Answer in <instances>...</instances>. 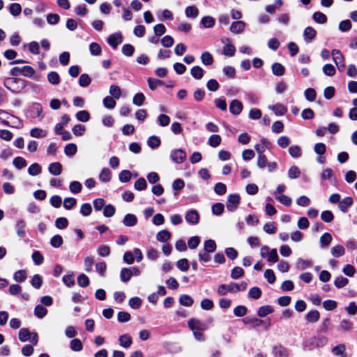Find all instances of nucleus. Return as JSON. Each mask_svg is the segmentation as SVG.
Here are the masks:
<instances>
[{
	"label": "nucleus",
	"instance_id": "09e8293b",
	"mask_svg": "<svg viewBox=\"0 0 357 357\" xmlns=\"http://www.w3.org/2000/svg\"><path fill=\"white\" fill-rule=\"evenodd\" d=\"M273 312V309L270 305H265L261 307L258 310V315L260 317H264L267 314H271Z\"/></svg>",
	"mask_w": 357,
	"mask_h": 357
},
{
	"label": "nucleus",
	"instance_id": "aec40b11",
	"mask_svg": "<svg viewBox=\"0 0 357 357\" xmlns=\"http://www.w3.org/2000/svg\"><path fill=\"white\" fill-rule=\"evenodd\" d=\"M353 204V199L350 197H347L339 203V207L342 212H347L348 207Z\"/></svg>",
	"mask_w": 357,
	"mask_h": 357
},
{
	"label": "nucleus",
	"instance_id": "473e14b6",
	"mask_svg": "<svg viewBox=\"0 0 357 357\" xmlns=\"http://www.w3.org/2000/svg\"><path fill=\"white\" fill-rule=\"evenodd\" d=\"M179 302L182 305L189 307L193 304L194 301L190 296L183 294L179 298Z\"/></svg>",
	"mask_w": 357,
	"mask_h": 357
},
{
	"label": "nucleus",
	"instance_id": "72a5a7b5",
	"mask_svg": "<svg viewBox=\"0 0 357 357\" xmlns=\"http://www.w3.org/2000/svg\"><path fill=\"white\" fill-rule=\"evenodd\" d=\"M201 23L205 28H211L215 25V19L211 16H205L201 20Z\"/></svg>",
	"mask_w": 357,
	"mask_h": 357
},
{
	"label": "nucleus",
	"instance_id": "e433bc0d",
	"mask_svg": "<svg viewBox=\"0 0 357 357\" xmlns=\"http://www.w3.org/2000/svg\"><path fill=\"white\" fill-rule=\"evenodd\" d=\"M27 275L24 270H20L14 273L13 278L16 282H22L26 279Z\"/></svg>",
	"mask_w": 357,
	"mask_h": 357
},
{
	"label": "nucleus",
	"instance_id": "338daca9",
	"mask_svg": "<svg viewBox=\"0 0 357 357\" xmlns=\"http://www.w3.org/2000/svg\"><path fill=\"white\" fill-rule=\"evenodd\" d=\"M333 218L334 215L330 211H324L321 214V219L325 222H331Z\"/></svg>",
	"mask_w": 357,
	"mask_h": 357
},
{
	"label": "nucleus",
	"instance_id": "680f3d73",
	"mask_svg": "<svg viewBox=\"0 0 357 357\" xmlns=\"http://www.w3.org/2000/svg\"><path fill=\"white\" fill-rule=\"evenodd\" d=\"M349 282V280L347 278H344L342 276L337 277L335 281L334 284L337 288H342L345 287Z\"/></svg>",
	"mask_w": 357,
	"mask_h": 357
},
{
	"label": "nucleus",
	"instance_id": "6e6d98bb",
	"mask_svg": "<svg viewBox=\"0 0 357 357\" xmlns=\"http://www.w3.org/2000/svg\"><path fill=\"white\" fill-rule=\"evenodd\" d=\"M132 176V174L128 170H123L120 172L119 177V180L122 183L128 182L130 181Z\"/></svg>",
	"mask_w": 357,
	"mask_h": 357
},
{
	"label": "nucleus",
	"instance_id": "5fc2aeb1",
	"mask_svg": "<svg viewBox=\"0 0 357 357\" xmlns=\"http://www.w3.org/2000/svg\"><path fill=\"white\" fill-rule=\"evenodd\" d=\"M304 95L305 98L310 102L314 101L317 96L316 91L312 88L307 89L304 92Z\"/></svg>",
	"mask_w": 357,
	"mask_h": 357
},
{
	"label": "nucleus",
	"instance_id": "69168bd1",
	"mask_svg": "<svg viewBox=\"0 0 357 357\" xmlns=\"http://www.w3.org/2000/svg\"><path fill=\"white\" fill-rule=\"evenodd\" d=\"M103 105L107 109H113L116 106V101L114 100V98L107 96L103 99Z\"/></svg>",
	"mask_w": 357,
	"mask_h": 357
},
{
	"label": "nucleus",
	"instance_id": "7ed1b4c3",
	"mask_svg": "<svg viewBox=\"0 0 357 357\" xmlns=\"http://www.w3.org/2000/svg\"><path fill=\"white\" fill-rule=\"evenodd\" d=\"M19 80L14 77H8L4 80V86L12 92L17 93L20 91V87L17 85Z\"/></svg>",
	"mask_w": 357,
	"mask_h": 357
},
{
	"label": "nucleus",
	"instance_id": "f257e3e1",
	"mask_svg": "<svg viewBox=\"0 0 357 357\" xmlns=\"http://www.w3.org/2000/svg\"><path fill=\"white\" fill-rule=\"evenodd\" d=\"M247 288V283L242 282L240 284H236L234 282H231L228 285L221 284L218 288V294L220 296H224L227 294V292H237L239 291H244Z\"/></svg>",
	"mask_w": 357,
	"mask_h": 357
},
{
	"label": "nucleus",
	"instance_id": "13d9d810",
	"mask_svg": "<svg viewBox=\"0 0 357 357\" xmlns=\"http://www.w3.org/2000/svg\"><path fill=\"white\" fill-rule=\"evenodd\" d=\"M221 142V137L218 135H213L208 139V144L212 147H217Z\"/></svg>",
	"mask_w": 357,
	"mask_h": 357
},
{
	"label": "nucleus",
	"instance_id": "2f4dec72",
	"mask_svg": "<svg viewBox=\"0 0 357 357\" xmlns=\"http://www.w3.org/2000/svg\"><path fill=\"white\" fill-rule=\"evenodd\" d=\"M47 80L52 84L56 85L60 82V77L56 72L52 71L47 74Z\"/></svg>",
	"mask_w": 357,
	"mask_h": 357
},
{
	"label": "nucleus",
	"instance_id": "bf43d9fd",
	"mask_svg": "<svg viewBox=\"0 0 357 357\" xmlns=\"http://www.w3.org/2000/svg\"><path fill=\"white\" fill-rule=\"evenodd\" d=\"M82 188V184L79 181H73L69 185L70 191L74 194L80 192Z\"/></svg>",
	"mask_w": 357,
	"mask_h": 357
},
{
	"label": "nucleus",
	"instance_id": "7c9ffc66",
	"mask_svg": "<svg viewBox=\"0 0 357 357\" xmlns=\"http://www.w3.org/2000/svg\"><path fill=\"white\" fill-rule=\"evenodd\" d=\"M9 11L13 16L17 17L22 12V6L18 3H13L9 7Z\"/></svg>",
	"mask_w": 357,
	"mask_h": 357
},
{
	"label": "nucleus",
	"instance_id": "a19ab883",
	"mask_svg": "<svg viewBox=\"0 0 357 357\" xmlns=\"http://www.w3.org/2000/svg\"><path fill=\"white\" fill-rule=\"evenodd\" d=\"M333 176L334 172L333 169L328 167L324 169L321 173V179L322 181L330 180Z\"/></svg>",
	"mask_w": 357,
	"mask_h": 357
},
{
	"label": "nucleus",
	"instance_id": "79ce46f5",
	"mask_svg": "<svg viewBox=\"0 0 357 357\" xmlns=\"http://www.w3.org/2000/svg\"><path fill=\"white\" fill-rule=\"evenodd\" d=\"M47 310L40 305H36L34 309V314L40 319L43 318L47 314Z\"/></svg>",
	"mask_w": 357,
	"mask_h": 357
},
{
	"label": "nucleus",
	"instance_id": "c03bdc74",
	"mask_svg": "<svg viewBox=\"0 0 357 357\" xmlns=\"http://www.w3.org/2000/svg\"><path fill=\"white\" fill-rule=\"evenodd\" d=\"M13 165L18 169H21L26 167V161L22 157H16L13 161Z\"/></svg>",
	"mask_w": 357,
	"mask_h": 357
},
{
	"label": "nucleus",
	"instance_id": "de8ad7c7",
	"mask_svg": "<svg viewBox=\"0 0 357 357\" xmlns=\"http://www.w3.org/2000/svg\"><path fill=\"white\" fill-rule=\"evenodd\" d=\"M160 139L156 136H151L148 139L147 144L151 149H155L160 145Z\"/></svg>",
	"mask_w": 357,
	"mask_h": 357
},
{
	"label": "nucleus",
	"instance_id": "f03ea898",
	"mask_svg": "<svg viewBox=\"0 0 357 357\" xmlns=\"http://www.w3.org/2000/svg\"><path fill=\"white\" fill-rule=\"evenodd\" d=\"M240 202V197L237 194H231L227 197V208L229 211H234L236 209Z\"/></svg>",
	"mask_w": 357,
	"mask_h": 357
},
{
	"label": "nucleus",
	"instance_id": "2eb2a0df",
	"mask_svg": "<svg viewBox=\"0 0 357 357\" xmlns=\"http://www.w3.org/2000/svg\"><path fill=\"white\" fill-rule=\"evenodd\" d=\"M316 34L317 31L314 28L311 26L306 27L303 32L305 40L307 43L311 42L316 37Z\"/></svg>",
	"mask_w": 357,
	"mask_h": 357
},
{
	"label": "nucleus",
	"instance_id": "9b49d317",
	"mask_svg": "<svg viewBox=\"0 0 357 357\" xmlns=\"http://www.w3.org/2000/svg\"><path fill=\"white\" fill-rule=\"evenodd\" d=\"M331 241H332L331 234L328 232H325L324 234H323L321 236V237L319 238L321 248L325 249V248H328L329 246V245L331 244Z\"/></svg>",
	"mask_w": 357,
	"mask_h": 357
},
{
	"label": "nucleus",
	"instance_id": "5701e85b",
	"mask_svg": "<svg viewBox=\"0 0 357 357\" xmlns=\"http://www.w3.org/2000/svg\"><path fill=\"white\" fill-rule=\"evenodd\" d=\"M171 238V234L166 229H163L158 232L156 239L160 242H167Z\"/></svg>",
	"mask_w": 357,
	"mask_h": 357
},
{
	"label": "nucleus",
	"instance_id": "37998d69",
	"mask_svg": "<svg viewBox=\"0 0 357 357\" xmlns=\"http://www.w3.org/2000/svg\"><path fill=\"white\" fill-rule=\"evenodd\" d=\"M28 173L31 176H36L41 173V167L38 163H33L28 168Z\"/></svg>",
	"mask_w": 357,
	"mask_h": 357
},
{
	"label": "nucleus",
	"instance_id": "bb28decb",
	"mask_svg": "<svg viewBox=\"0 0 357 357\" xmlns=\"http://www.w3.org/2000/svg\"><path fill=\"white\" fill-rule=\"evenodd\" d=\"M271 68L273 73L276 76H281L284 73V67L279 63H274Z\"/></svg>",
	"mask_w": 357,
	"mask_h": 357
},
{
	"label": "nucleus",
	"instance_id": "4be33fe9",
	"mask_svg": "<svg viewBox=\"0 0 357 357\" xmlns=\"http://www.w3.org/2000/svg\"><path fill=\"white\" fill-rule=\"evenodd\" d=\"M47 132L38 128H34L30 130V135L34 138H42L46 137Z\"/></svg>",
	"mask_w": 357,
	"mask_h": 357
},
{
	"label": "nucleus",
	"instance_id": "20e7f679",
	"mask_svg": "<svg viewBox=\"0 0 357 357\" xmlns=\"http://www.w3.org/2000/svg\"><path fill=\"white\" fill-rule=\"evenodd\" d=\"M172 160L177 164L183 163L186 159V153L182 149H176L171 153Z\"/></svg>",
	"mask_w": 357,
	"mask_h": 357
},
{
	"label": "nucleus",
	"instance_id": "4d7b16f0",
	"mask_svg": "<svg viewBox=\"0 0 357 357\" xmlns=\"http://www.w3.org/2000/svg\"><path fill=\"white\" fill-rule=\"evenodd\" d=\"M190 73L195 79H199L203 77V69L200 66H194Z\"/></svg>",
	"mask_w": 357,
	"mask_h": 357
},
{
	"label": "nucleus",
	"instance_id": "9d476101",
	"mask_svg": "<svg viewBox=\"0 0 357 357\" xmlns=\"http://www.w3.org/2000/svg\"><path fill=\"white\" fill-rule=\"evenodd\" d=\"M15 230L17 235L20 238H23L26 235V222L23 220H18L15 224Z\"/></svg>",
	"mask_w": 357,
	"mask_h": 357
},
{
	"label": "nucleus",
	"instance_id": "412c9836",
	"mask_svg": "<svg viewBox=\"0 0 357 357\" xmlns=\"http://www.w3.org/2000/svg\"><path fill=\"white\" fill-rule=\"evenodd\" d=\"M344 248L341 245H337L331 248V253L334 257H339L344 255Z\"/></svg>",
	"mask_w": 357,
	"mask_h": 357
},
{
	"label": "nucleus",
	"instance_id": "49530a36",
	"mask_svg": "<svg viewBox=\"0 0 357 357\" xmlns=\"http://www.w3.org/2000/svg\"><path fill=\"white\" fill-rule=\"evenodd\" d=\"M76 118L79 121L86 122L90 119V114L87 111L82 110L76 114Z\"/></svg>",
	"mask_w": 357,
	"mask_h": 357
},
{
	"label": "nucleus",
	"instance_id": "603ef678",
	"mask_svg": "<svg viewBox=\"0 0 357 357\" xmlns=\"http://www.w3.org/2000/svg\"><path fill=\"white\" fill-rule=\"evenodd\" d=\"M216 249V243L213 240L209 239L204 242V250L213 252Z\"/></svg>",
	"mask_w": 357,
	"mask_h": 357
},
{
	"label": "nucleus",
	"instance_id": "a211bd4d",
	"mask_svg": "<svg viewBox=\"0 0 357 357\" xmlns=\"http://www.w3.org/2000/svg\"><path fill=\"white\" fill-rule=\"evenodd\" d=\"M188 326L192 331H202L204 329V326L201 321L196 319H191L188 321Z\"/></svg>",
	"mask_w": 357,
	"mask_h": 357
},
{
	"label": "nucleus",
	"instance_id": "4468645a",
	"mask_svg": "<svg viewBox=\"0 0 357 357\" xmlns=\"http://www.w3.org/2000/svg\"><path fill=\"white\" fill-rule=\"evenodd\" d=\"M295 266L298 270L303 271L311 267L312 266V261L311 260H305L302 258H298Z\"/></svg>",
	"mask_w": 357,
	"mask_h": 357
},
{
	"label": "nucleus",
	"instance_id": "c85d7f7f",
	"mask_svg": "<svg viewBox=\"0 0 357 357\" xmlns=\"http://www.w3.org/2000/svg\"><path fill=\"white\" fill-rule=\"evenodd\" d=\"M77 151V148L75 144H68L64 148V153L67 156H73L75 155Z\"/></svg>",
	"mask_w": 357,
	"mask_h": 357
},
{
	"label": "nucleus",
	"instance_id": "0eeeda50",
	"mask_svg": "<svg viewBox=\"0 0 357 357\" xmlns=\"http://www.w3.org/2000/svg\"><path fill=\"white\" fill-rule=\"evenodd\" d=\"M185 218L189 224L197 225L199 220V215L196 210L192 209L187 212Z\"/></svg>",
	"mask_w": 357,
	"mask_h": 357
},
{
	"label": "nucleus",
	"instance_id": "f3484780",
	"mask_svg": "<svg viewBox=\"0 0 357 357\" xmlns=\"http://www.w3.org/2000/svg\"><path fill=\"white\" fill-rule=\"evenodd\" d=\"M137 222V217L131 213H128L125 215L123 220V224L126 227H133L135 226Z\"/></svg>",
	"mask_w": 357,
	"mask_h": 357
},
{
	"label": "nucleus",
	"instance_id": "423d86ee",
	"mask_svg": "<svg viewBox=\"0 0 357 357\" xmlns=\"http://www.w3.org/2000/svg\"><path fill=\"white\" fill-rule=\"evenodd\" d=\"M29 111L32 118H40V119H42L43 117L42 115L43 107L39 103H33Z\"/></svg>",
	"mask_w": 357,
	"mask_h": 357
},
{
	"label": "nucleus",
	"instance_id": "a878e982",
	"mask_svg": "<svg viewBox=\"0 0 357 357\" xmlns=\"http://www.w3.org/2000/svg\"><path fill=\"white\" fill-rule=\"evenodd\" d=\"M89 51L91 55L99 56L102 52V48L98 43L93 42L89 45Z\"/></svg>",
	"mask_w": 357,
	"mask_h": 357
},
{
	"label": "nucleus",
	"instance_id": "3c124183",
	"mask_svg": "<svg viewBox=\"0 0 357 357\" xmlns=\"http://www.w3.org/2000/svg\"><path fill=\"white\" fill-rule=\"evenodd\" d=\"M145 100V96L142 93H136L132 98V103L137 106L143 105Z\"/></svg>",
	"mask_w": 357,
	"mask_h": 357
},
{
	"label": "nucleus",
	"instance_id": "8fccbe9b",
	"mask_svg": "<svg viewBox=\"0 0 357 357\" xmlns=\"http://www.w3.org/2000/svg\"><path fill=\"white\" fill-rule=\"evenodd\" d=\"M313 20L319 24H324L327 21L326 16L321 12H315L313 14Z\"/></svg>",
	"mask_w": 357,
	"mask_h": 357
},
{
	"label": "nucleus",
	"instance_id": "774afa93",
	"mask_svg": "<svg viewBox=\"0 0 357 357\" xmlns=\"http://www.w3.org/2000/svg\"><path fill=\"white\" fill-rule=\"evenodd\" d=\"M77 283L82 287H86L89 284V279L85 274H80L77 278Z\"/></svg>",
	"mask_w": 357,
	"mask_h": 357
},
{
	"label": "nucleus",
	"instance_id": "c756f323",
	"mask_svg": "<svg viewBox=\"0 0 357 357\" xmlns=\"http://www.w3.org/2000/svg\"><path fill=\"white\" fill-rule=\"evenodd\" d=\"M31 335L32 333L29 332L26 328H22L19 332V339L21 342L29 341Z\"/></svg>",
	"mask_w": 357,
	"mask_h": 357
},
{
	"label": "nucleus",
	"instance_id": "e2e57ef3",
	"mask_svg": "<svg viewBox=\"0 0 357 357\" xmlns=\"http://www.w3.org/2000/svg\"><path fill=\"white\" fill-rule=\"evenodd\" d=\"M267 261L271 263H275L278 261L279 257L275 248L271 249L269 254L266 257Z\"/></svg>",
	"mask_w": 357,
	"mask_h": 357
},
{
	"label": "nucleus",
	"instance_id": "4c0bfd02",
	"mask_svg": "<svg viewBox=\"0 0 357 357\" xmlns=\"http://www.w3.org/2000/svg\"><path fill=\"white\" fill-rule=\"evenodd\" d=\"M236 48L234 45L231 43H227L223 47V54L227 56H232L234 55Z\"/></svg>",
	"mask_w": 357,
	"mask_h": 357
},
{
	"label": "nucleus",
	"instance_id": "39448f33",
	"mask_svg": "<svg viewBox=\"0 0 357 357\" xmlns=\"http://www.w3.org/2000/svg\"><path fill=\"white\" fill-rule=\"evenodd\" d=\"M331 55L333 56V61L337 66L338 68L340 70H342L344 68V59L341 52L339 50L335 49L331 52Z\"/></svg>",
	"mask_w": 357,
	"mask_h": 357
},
{
	"label": "nucleus",
	"instance_id": "ddd939ff",
	"mask_svg": "<svg viewBox=\"0 0 357 357\" xmlns=\"http://www.w3.org/2000/svg\"><path fill=\"white\" fill-rule=\"evenodd\" d=\"M245 26V24L243 21H236L231 24L230 31L235 34H238L243 32Z\"/></svg>",
	"mask_w": 357,
	"mask_h": 357
},
{
	"label": "nucleus",
	"instance_id": "c9c22d12",
	"mask_svg": "<svg viewBox=\"0 0 357 357\" xmlns=\"http://www.w3.org/2000/svg\"><path fill=\"white\" fill-rule=\"evenodd\" d=\"M109 93L112 96L111 97L119 99L121 95V90L119 86L112 84L109 87Z\"/></svg>",
	"mask_w": 357,
	"mask_h": 357
},
{
	"label": "nucleus",
	"instance_id": "a18cd8bd",
	"mask_svg": "<svg viewBox=\"0 0 357 357\" xmlns=\"http://www.w3.org/2000/svg\"><path fill=\"white\" fill-rule=\"evenodd\" d=\"M301 171L296 166H292L288 171V176L291 179H296L300 176Z\"/></svg>",
	"mask_w": 357,
	"mask_h": 357
},
{
	"label": "nucleus",
	"instance_id": "0e129e2a",
	"mask_svg": "<svg viewBox=\"0 0 357 357\" xmlns=\"http://www.w3.org/2000/svg\"><path fill=\"white\" fill-rule=\"evenodd\" d=\"M176 266L181 271H186L189 268L188 261L185 258L181 259L177 261Z\"/></svg>",
	"mask_w": 357,
	"mask_h": 357
},
{
	"label": "nucleus",
	"instance_id": "052dcab7",
	"mask_svg": "<svg viewBox=\"0 0 357 357\" xmlns=\"http://www.w3.org/2000/svg\"><path fill=\"white\" fill-rule=\"evenodd\" d=\"M35 73V70L29 66H24L21 68V75L30 77Z\"/></svg>",
	"mask_w": 357,
	"mask_h": 357
},
{
	"label": "nucleus",
	"instance_id": "864d4df0",
	"mask_svg": "<svg viewBox=\"0 0 357 357\" xmlns=\"http://www.w3.org/2000/svg\"><path fill=\"white\" fill-rule=\"evenodd\" d=\"M346 347L345 345L343 344H338L337 346L335 347L332 349V352L335 356H342V357H344V353H345Z\"/></svg>",
	"mask_w": 357,
	"mask_h": 357
},
{
	"label": "nucleus",
	"instance_id": "f704fd0d",
	"mask_svg": "<svg viewBox=\"0 0 357 357\" xmlns=\"http://www.w3.org/2000/svg\"><path fill=\"white\" fill-rule=\"evenodd\" d=\"M185 13L188 17H197L199 15L198 8L195 6H188L185 8Z\"/></svg>",
	"mask_w": 357,
	"mask_h": 357
},
{
	"label": "nucleus",
	"instance_id": "6ab92c4d",
	"mask_svg": "<svg viewBox=\"0 0 357 357\" xmlns=\"http://www.w3.org/2000/svg\"><path fill=\"white\" fill-rule=\"evenodd\" d=\"M112 178V172L108 168H103L100 174H99V179L102 182L107 183L109 182Z\"/></svg>",
	"mask_w": 357,
	"mask_h": 357
},
{
	"label": "nucleus",
	"instance_id": "b1692460",
	"mask_svg": "<svg viewBox=\"0 0 357 357\" xmlns=\"http://www.w3.org/2000/svg\"><path fill=\"white\" fill-rule=\"evenodd\" d=\"M320 314L317 310L310 311L307 313L305 318L310 323H315L319 319Z\"/></svg>",
	"mask_w": 357,
	"mask_h": 357
},
{
	"label": "nucleus",
	"instance_id": "dca6fc26",
	"mask_svg": "<svg viewBox=\"0 0 357 357\" xmlns=\"http://www.w3.org/2000/svg\"><path fill=\"white\" fill-rule=\"evenodd\" d=\"M48 170L52 175L59 176L61 174L62 165L58 162H52L49 165Z\"/></svg>",
	"mask_w": 357,
	"mask_h": 357
},
{
	"label": "nucleus",
	"instance_id": "1a4fd4ad",
	"mask_svg": "<svg viewBox=\"0 0 357 357\" xmlns=\"http://www.w3.org/2000/svg\"><path fill=\"white\" fill-rule=\"evenodd\" d=\"M243 109L242 103L238 100H233L229 105V111L234 115H238Z\"/></svg>",
	"mask_w": 357,
	"mask_h": 357
},
{
	"label": "nucleus",
	"instance_id": "6e6552de",
	"mask_svg": "<svg viewBox=\"0 0 357 357\" xmlns=\"http://www.w3.org/2000/svg\"><path fill=\"white\" fill-rule=\"evenodd\" d=\"M108 43L113 47L116 48L122 43V35L121 33H114L109 36L107 39Z\"/></svg>",
	"mask_w": 357,
	"mask_h": 357
},
{
	"label": "nucleus",
	"instance_id": "393cba45",
	"mask_svg": "<svg viewBox=\"0 0 357 357\" xmlns=\"http://www.w3.org/2000/svg\"><path fill=\"white\" fill-rule=\"evenodd\" d=\"M120 345L124 348L130 347L132 341L131 337L128 334L122 335L119 337Z\"/></svg>",
	"mask_w": 357,
	"mask_h": 357
},
{
	"label": "nucleus",
	"instance_id": "cd10ccee",
	"mask_svg": "<svg viewBox=\"0 0 357 357\" xmlns=\"http://www.w3.org/2000/svg\"><path fill=\"white\" fill-rule=\"evenodd\" d=\"M132 275V271L130 268H123L121 271V280L126 282L129 281Z\"/></svg>",
	"mask_w": 357,
	"mask_h": 357
},
{
	"label": "nucleus",
	"instance_id": "f8f14e48",
	"mask_svg": "<svg viewBox=\"0 0 357 357\" xmlns=\"http://www.w3.org/2000/svg\"><path fill=\"white\" fill-rule=\"evenodd\" d=\"M268 109L272 110L278 116H282L285 114L287 111V108L280 103L269 105Z\"/></svg>",
	"mask_w": 357,
	"mask_h": 357
},
{
	"label": "nucleus",
	"instance_id": "ea45409f",
	"mask_svg": "<svg viewBox=\"0 0 357 357\" xmlns=\"http://www.w3.org/2000/svg\"><path fill=\"white\" fill-rule=\"evenodd\" d=\"M201 60L204 65H211L213 62V56L208 52H204L202 54Z\"/></svg>",
	"mask_w": 357,
	"mask_h": 357
},
{
	"label": "nucleus",
	"instance_id": "58836bf2",
	"mask_svg": "<svg viewBox=\"0 0 357 357\" xmlns=\"http://www.w3.org/2000/svg\"><path fill=\"white\" fill-rule=\"evenodd\" d=\"M91 82V79L89 76V75L84 73L82 74L79 79V84L82 87L88 86Z\"/></svg>",
	"mask_w": 357,
	"mask_h": 357
}]
</instances>
